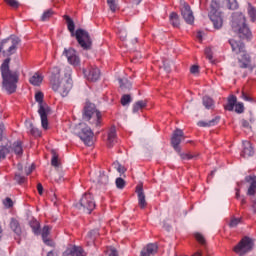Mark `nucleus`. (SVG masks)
<instances>
[{"mask_svg":"<svg viewBox=\"0 0 256 256\" xmlns=\"http://www.w3.org/2000/svg\"><path fill=\"white\" fill-rule=\"evenodd\" d=\"M37 189H38L39 195H43V185L38 184V185H37Z\"/></svg>","mask_w":256,"mask_h":256,"instance_id":"60","label":"nucleus"},{"mask_svg":"<svg viewBox=\"0 0 256 256\" xmlns=\"http://www.w3.org/2000/svg\"><path fill=\"white\" fill-rule=\"evenodd\" d=\"M29 82L31 85H34V87H39V85L43 83V76L41 73L36 72L30 77Z\"/></svg>","mask_w":256,"mask_h":256,"instance_id":"24","label":"nucleus"},{"mask_svg":"<svg viewBox=\"0 0 256 256\" xmlns=\"http://www.w3.org/2000/svg\"><path fill=\"white\" fill-rule=\"evenodd\" d=\"M95 199H93V195L91 193H86L80 199L78 209L84 211V213L91 214V211L95 209Z\"/></svg>","mask_w":256,"mask_h":256,"instance_id":"8","label":"nucleus"},{"mask_svg":"<svg viewBox=\"0 0 256 256\" xmlns=\"http://www.w3.org/2000/svg\"><path fill=\"white\" fill-rule=\"evenodd\" d=\"M116 187L118 189H123L125 187V180H123V178H117L116 179Z\"/></svg>","mask_w":256,"mask_h":256,"instance_id":"50","label":"nucleus"},{"mask_svg":"<svg viewBox=\"0 0 256 256\" xmlns=\"http://www.w3.org/2000/svg\"><path fill=\"white\" fill-rule=\"evenodd\" d=\"M51 164L53 167H59V157L57 155H53Z\"/></svg>","mask_w":256,"mask_h":256,"instance_id":"52","label":"nucleus"},{"mask_svg":"<svg viewBox=\"0 0 256 256\" xmlns=\"http://www.w3.org/2000/svg\"><path fill=\"white\" fill-rule=\"evenodd\" d=\"M218 9H219V4L217 3V1H212L211 12L209 17L215 29H221L223 27V16H221V13L217 11Z\"/></svg>","mask_w":256,"mask_h":256,"instance_id":"9","label":"nucleus"},{"mask_svg":"<svg viewBox=\"0 0 256 256\" xmlns=\"http://www.w3.org/2000/svg\"><path fill=\"white\" fill-rule=\"evenodd\" d=\"M241 125L242 127H244V129H251V125H249V122L247 120H242Z\"/></svg>","mask_w":256,"mask_h":256,"instance_id":"58","label":"nucleus"},{"mask_svg":"<svg viewBox=\"0 0 256 256\" xmlns=\"http://www.w3.org/2000/svg\"><path fill=\"white\" fill-rule=\"evenodd\" d=\"M50 85L52 89L60 93L62 97H67L71 89H73V79H71V68H66L64 76L61 77L59 67H54L50 77Z\"/></svg>","mask_w":256,"mask_h":256,"instance_id":"1","label":"nucleus"},{"mask_svg":"<svg viewBox=\"0 0 256 256\" xmlns=\"http://www.w3.org/2000/svg\"><path fill=\"white\" fill-rule=\"evenodd\" d=\"M28 132H30L33 137H41V131L35 128L32 123H28Z\"/></svg>","mask_w":256,"mask_h":256,"instance_id":"33","label":"nucleus"},{"mask_svg":"<svg viewBox=\"0 0 256 256\" xmlns=\"http://www.w3.org/2000/svg\"><path fill=\"white\" fill-rule=\"evenodd\" d=\"M248 15L253 23L256 21V10L253 6L249 5L248 7Z\"/></svg>","mask_w":256,"mask_h":256,"instance_id":"38","label":"nucleus"},{"mask_svg":"<svg viewBox=\"0 0 256 256\" xmlns=\"http://www.w3.org/2000/svg\"><path fill=\"white\" fill-rule=\"evenodd\" d=\"M63 55L67 58V61L73 67H79L81 65V58H79V54L73 48H65L63 51Z\"/></svg>","mask_w":256,"mask_h":256,"instance_id":"12","label":"nucleus"},{"mask_svg":"<svg viewBox=\"0 0 256 256\" xmlns=\"http://www.w3.org/2000/svg\"><path fill=\"white\" fill-rule=\"evenodd\" d=\"M225 1L228 9H231L232 11H235V9H239V3H237V0H225Z\"/></svg>","mask_w":256,"mask_h":256,"instance_id":"35","label":"nucleus"},{"mask_svg":"<svg viewBox=\"0 0 256 256\" xmlns=\"http://www.w3.org/2000/svg\"><path fill=\"white\" fill-rule=\"evenodd\" d=\"M8 153H11V150L7 146H0V159H5Z\"/></svg>","mask_w":256,"mask_h":256,"instance_id":"40","label":"nucleus"},{"mask_svg":"<svg viewBox=\"0 0 256 256\" xmlns=\"http://www.w3.org/2000/svg\"><path fill=\"white\" fill-rule=\"evenodd\" d=\"M198 41H203V34L201 32H197V35H196Z\"/></svg>","mask_w":256,"mask_h":256,"instance_id":"62","label":"nucleus"},{"mask_svg":"<svg viewBox=\"0 0 256 256\" xmlns=\"http://www.w3.org/2000/svg\"><path fill=\"white\" fill-rule=\"evenodd\" d=\"M185 139V135L183 134V130L176 129L172 135L171 138V145L175 151H178V153L181 151V148L179 145H181V141Z\"/></svg>","mask_w":256,"mask_h":256,"instance_id":"14","label":"nucleus"},{"mask_svg":"<svg viewBox=\"0 0 256 256\" xmlns=\"http://www.w3.org/2000/svg\"><path fill=\"white\" fill-rule=\"evenodd\" d=\"M107 3H108V7L110 8V11H112V13H115V11H117V9H119L117 0H107Z\"/></svg>","mask_w":256,"mask_h":256,"instance_id":"36","label":"nucleus"},{"mask_svg":"<svg viewBox=\"0 0 256 256\" xmlns=\"http://www.w3.org/2000/svg\"><path fill=\"white\" fill-rule=\"evenodd\" d=\"M98 183H100V185H107V183H109V176L101 174L98 178Z\"/></svg>","mask_w":256,"mask_h":256,"instance_id":"42","label":"nucleus"},{"mask_svg":"<svg viewBox=\"0 0 256 256\" xmlns=\"http://www.w3.org/2000/svg\"><path fill=\"white\" fill-rule=\"evenodd\" d=\"M21 43V39L17 36H10L0 42V55L3 57H11L17 51V47Z\"/></svg>","mask_w":256,"mask_h":256,"instance_id":"6","label":"nucleus"},{"mask_svg":"<svg viewBox=\"0 0 256 256\" xmlns=\"http://www.w3.org/2000/svg\"><path fill=\"white\" fill-rule=\"evenodd\" d=\"M119 83H120L121 89H131L132 87L131 82L127 79H120Z\"/></svg>","mask_w":256,"mask_h":256,"instance_id":"37","label":"nucleus"},{"mask_svg":"<svg viewBox=\"0 0 256 256\" xmlns=\"http://www.w3.org/2000/svg\"><path fill=\"white\" fill-rule=\"evenodd\" d=\"M169 21L172 24V27H179V15L175 12H172L169 16Z\"/></svg>","mask_w":256,"mask_h":256,"instance_id":"30","label":"nucleus"},{"mask_svg":"<svg viewBox=\"0 0 256 256\" xmlns=\"http://www.w3.org/2000/svg\"><path fill=\"white\" fill-rule=\"evenodd\" d=\"M75 37L82 48L91 49V37H89L87 31L78 29L76 30Z\"/></svg>","mask_w":256,"mask_h":256,"instance_id":"11","label":"nucleus"},{"mask_svg":"<svg viewBox=\"0 0 256 256\" xmlns=\"http://www.w3.org/2000/svg\"><path fill=\"white\" fill-rule=\"evenodd\" d=\"M229 43L232 47L233 53H236V55H240L238 57L239 67L241 69H249L250 71H253L255 69V66L251 65V58L249 57V54L245 53V44L241 41L236 40H229Z\"/></svg>","mask_w":256,"mask_h":256,"instance_id":"4","label":"nucleus"},{"mask_svg":"<svg viewBox=\"0 0 256 256\" xmlns=\"http://www.w3.org/2000/svg\"><path fill=\"white\" fill-rule=\"evenodd\" d=\"M231 27L232 31H234V33H237L240 39H251V37H253L251 30L246 24L245 16L243 15V13H233Z\"/></svg>","mask_w":256,"mask_h":256,"instance_id":"3","label":"nucleus"},{"mask_svg":"<svg viewBox=\"0 0 256 256\" xmlns=\"http://www.w3.org/2000/svg\"><path fill=\"white\" fill-rule=\"evenodd\" d=\"M236 104H237V97L231 95L228 98V104L225 106L226 111H233V109H235Z\"/></svg>","mask_w":256,"mask_h":256,"instance_id":"29","label":"nucleus"},{"mask_svg":"<svg viewBox=\"0 0 256 256\" xmlns=\"http://www.w3.org/2000/svg\"><path fill=\"white\" fill-rule=\"evenodd\" d=\"M136 193L138 195V205L141 209L147 207V200H145V192L143 191V185L136 186Z\"/></svg>","mask_w":256,"mask_h":256,"instance_id":"17","label":"nucleus"},{"mask_svg":"<svg viewBox=\"0 0 256 256\" xmlns=\"http://www.w3.org/2000/svg\"><path fill=\"white\" fill-rule=\"evenodd\" d=\"M145 105H146L145 101L136 102L133 106V113H137V111H140V109H143Z\"/></svg>","mask_w":256,"mask_h":256,"instance_id":"39","label":"nucleus"},{"mask_svg":"<svg viewBox=\"0 0 256 256\" xmlns=\"http://www.w3.org/2000/svg\"><path fill=\"white\" fill-rule=\"evenodd\" d=\"M219 117H215L212 120L209 121H199L198 126L199 127H213L219 123Z\"/></svg>","mask_w":256,"mask_h":256,"instance_id":"27","label":"nucleus"},{"mask_svg":"<svg viewBox=\"0 0 256 256\" xmlns=\"http://www.w3.org/2000/svg\"><path fill=\"white\" fill-rule=\"evenodd\" d=\"M10 229L13 231V233L18 235V237H19L22 233L21 225L19 224V220L15 219V218H11V220H10Z\"/></svg>","mask_w":256,"mask_h":256,"instance_id":"25","label":"nucleus"},{"mask_svg":"<svg viewBox=\"0 0 256 256\" xmlns=\"http://www.w3.org/2000/svg\"><path fill=\"white\" fill-rule=\"evenodd\" d=\"M97 235H99V230H92V231L88 232L87 237H86L88 243H94Z\"/></svg>","mask_w":256,"mask_h":256,"instance_id":"34","label":"nucleus"},{"mask_svg":"<svg viewBox=\"0 0 256 256\" xmlns=\"http://www.w3.org/2000/svg\"><path fill=\"white\" fill-rule=\"evenodd\" d=\"M64 19L67 23L68 26V30L70 31L72 37L75 35V22H73V19H71V17L65 15Z\"/></svg>","mask_w":256,"mask_h":256,"instance_id":"28","label":"nucleus"},{"mask_svg":"<svg viewBox=\"0 0 256 256\" xmlns=\"http://www.w3.org/2000/svg\"><path fill=\"white\" fill-rule=\"evenodd\" d=\"M180 157L183 161H189L191 159H195L197 155L189 154V153H182L180 154Z\"/></svg>","mask_w":256,"mask_h":256,"instance_id":"44","label":"nucleus"},{"mask_svg":"<svg viewBox=\"0 0 256 256\" xmlns=\"http://www.w3.org/2000/svg\"><path fill=\"white\" fill-rule=\"evenodd\" d=\"M240 223H241V219L233 218V219L230 221L229 226H230V227H236V226H238Z\"/></svg>","mask_w":256,"mask_h":256,"instance_id":"54","label":"nucleus"},{"mask_svg":"<svg viewBox=\"0 0 256 256\" xmlns=\"http://www.w3.org/2000/svg\"><path fill=\"white\" fill-rule=\"evenodd\" d=\"M3 205L6 207V209H11L13 207V200L9 197L3 200Z\"/></svg>","mask_w":256,"mask_h":256,"instance_id":"46","label":"nucleus"},{"mask_svg":"<svg viewBox=\"0 0 256 256\" xmlns=\"http://www.w3.org/2000/svg\"><path fill=\"white\" fill-rule=\"evenodd\" d=\"M132 5H139L141 3V0H131Z\"/></svg>","mask_w":256,"mask_h":256,"instance_id":"64","label":"nucleus"},{"mask_svg":"<svg viewBox=\"0 0 256 256\" xmlns=\"http://www.w3.org/2000/svg\"><path fill=\"white\" fill-rule=\"evenodd\" d=\"M43 97H44L43 92H37L35 94V101L39 105L38 113L41 118V125H42L43 129H48L49 128V120H47V115H49V112L51 111V109L49 108V106H47L43 102Z\"/></svg>","mask_w":256,"mask_h":256,"instance_id":"7","label":"nucleus"},{"mask_svg":"<svg viewBox=\"0 0 256 256\" xmlns=\"http://www.w3.org/2000/svg\"><path fill=\"white\" fill-rule=\"evenodd\" d=\"M10 153H15L16 155H23V145L21 141H16L8 148Z\"/></svg>","mask_w":256,"mask_h":256,"instance_id":"26","label":"nucleus"},{"mask_svg":"<svg viewBox=\"0 0 256 256\" xmlns=\"http://www.w3.org/2000/svg\"><path fill=\"white\" fill-rule=\"evenodd\" d=\"M255 151L253 150V145L249 141H243V151L241 153L242 157H253Z\"/></svg>","mask_w":256,"mask_h":256,"instance_id":"19","label":"nucleus"},{"mask_svg":"<svg viewBox=\"0 0 256 256\" xmlns=\"http://www.w3.org/2000/svg\"><path fill=\"white\" fill-rule=\"evenodd\" d=\"M253 239L249 238V237H244L238 245H236L234 247V251L242 256L245 255V253H249V251H251V249H253Z\"/></svg>","mask_w":256,"mask_h":256,"instance_id":"10","label":"nucleus"},{"mask_svg":"<svg viewBox=\"0 0 256 256\" xmlns=\"http://www.w3.org/2000/svg\"><path fill=\"white\" fill-rule=\"evenodd\" d=\"M30 227H31L34 235H39L41 233L39 221H37V220L30 221Z\"/></svg>","mask_w":256,"mask_h":256,"instance_id":"32","label":"nucleus"},{"mask_svg":"<svg viewBox=\"0 0 256 256\" xmlns=\"http://www.w3.org/2000/svg\"><path fill=\"white\" fill-rule=\"evenodd\" d=\"M107 255L108 256H119V252H117V249L115 247H109L107 249Z\"/></svg>","mask_w":256,"mask_h":256,"instance_id":"47","label":"nucleus"},{"mask_svg":"<svg viewBox=\"0 0 256 256\" xmlns=\"http://www.w3.org/2000/svg\"><path fill=\"white\" fill-rule=\"evenodd\" d=\"M79 137L85 145L91 146L93 145V130L89 126H84L81 128V131L79 133Z\"/></svg>","mask_w":256,"mask_h":256,"instance_id":"13","label":"nucleus"},{"mask_svg":"<svg viewBox=\"0 0 256 256\" xmlns=\"http://www.w3.org/2000/svg\"><path fill=\"white\" fill-rule=\"evenodd\" d=\"M50 233H51V227L44 226L42 229V239L46 245L53 247V241L48 239Z\"/></svg>","mask_w":256,"mask_h":256,"instance_id":"23","label":"nucleus"},{"mask_svg":"<svg viewBox=\"0 0 256 256\" xmlns=\"http://www.w3.org/2000/svg\"><path fill=\"white\" fill-rule=\"evenodd\" d=\"M63 256H85V251H83V248L79 246H73L71 248H68L63 253Z\"/></svg>","mask_w":256,"mask_h":256,"instance_id":"18","label":"nucleus"},{"mask_svg":"<svg viewBox=\"0 0 256 256\" xmlns=\"http://www.w3.org/2000/svg\"><path fill=\"white\" fill-rule=\"evenodd\" d=\"M242 99H243L244 101H249L250 103H253V98L250 97V96H247V95L245 94V92H242Z\"/></svg>","mask_w":256,"mask_h":256,"instance_id":"57","label":"nucleus"},{"mask_svg":"<svg viewBox=\"0 0 256 256\" xmlns=\"http://www.w3.org/2000/svg\"><path fill=\"white\" fill-rule=\"evenodd\" d=\"M5 130V124L0 122V141L3 139V131Z\"/></svg>","mask_w":256,"mask_h":256,"instance_id":"59","label":"nucleus"},{"mask_svg":"<svg viewBox=\"0 0 256 256\" xmlns=\"http://www.w3.org/2000/svg\"><path fill=\"white\" fill-rule=\"evenodd\" d=\"M195 239L200 243L201 245H205V237L201 235V233L195 234Z\"/></svg>","mask_w":256,"mask_h":256,"instance_id":"51","label":"nucleus"},{"mask_svg":"<svg viewBox=\"0 0 256 256\" xmlns=\"http://www.w3.org/2000/svg\"><path fill=\"white\" fill-rule=\"evenodd\" d=\"M5 1L8 5H10V7H14V8L19 7V2H17V0H5Z\"/></svg>","mask_w":256,"mask_h":256,"instance_id":"55","label":"nucleus"},{"mask_svg":"<svg viewBox=\"0 0 256 256\" xmlns=\"http://www.w3.org/2000/svg\"><path fill=\"white\" fill-rule=\"evenodd\" d=\"M15 181L19 184L25 183V176H21V174H16Z\"/></svg>","mask_w":256,"mask_h":256,"instance_id":"53","label":"nucleus"},{"mask_svg":"<svg viewBox=\"0 0 256 256\" xmlns=\"http://www.w3.org/2000/svg\"><path fill=\"white\" fill-rule=\"evenodd\" d=\"M157 249V244H148L146 247L142 249L140 256L155 255V253H157Z\"/></svg>","mask_w":256,"mask_h":256,"instance_id":"20","label":"nucleus"},{"mask_svg":"<svg viewBox=\"0 0 256 256\" xmlns=\"http://www.w3.org/2000/svg\"><path fill=\"white\" fill-rule=\"evenodd\" d=\"M252 210H253V213H256V200L253 201L252 203Z\"/></svg>","mask_w":256,"mask_h":256,"instance_id":"63","label":"nucleus"},{"mask_svg":"<svg viewBox=\"0 0 256 256\" xmlns=\"http://www.w3.org/2000/svg\"><path fill=\"white\" fill-rule=\"evenodd\" d=\"M181 14L184 21L188 25H193V23L195 22V16H193V11L191 10V6H189V4H183L181 8Z\"/></svg>","mask_w":256,"mask_h":256,"instance_id":"15","label":"nucleus"},{"mask_svg":"<svg viewBox=\"0 0 256 256\" xmlns=\"http://www.w3.org/2000/svg\"><path fill=\"white\" fill-rule=\"evenodd\" d=\"M234 107H235L236 113H243L245 111V106L243 105L242 102L236 103Z\"/></svg>","mask_w":256,"mask_h":256,"instance_id":"45","label":"nucleus"},{"mask_svg":"<svg viewBox=\"0 0 256 256\" xmlns=\"http://www.w3.org/2000/svg\"><path fill=\"white\" fill-rule=\"evenodd\" d=\"M52 16L53 10H46L41 16V21H49V19H51Z\"/></svg>","mask_w":256,"mask_h":256,"instance_id":"41","label":"nucleus"},{"mask_svg":"<svg viewBox=\"0 0 256 256\" xmlns=\"http://www.w3.org/2000/svg\"><path fill=\"white\" fill-rule=\"evenodd\" d=\"M117 143V129H115V126L111 127L108 132V141L107 145L108 147H113Z\"/></svg>","mask_w":256,"mask_h":256,"instance_id":"21","label":"nucleus"},{"mask_svg":"<svg viewBox=\"0 0 256 256\" xmlns=\"http://www.w3.org/2000/svg\"><path fill=\"white\" fill-rule=\"evenodd\" d=\"M83 120L88 121L93 129L101 127V112L95 108V104H86L83 111Z\"/></svg>","mask_w":256,"mask_h":256,"instance_id":"5","label":"nucleus"},{"mask_svg":"<svg viewBox=\"0 0 256 256\" xmlns=\"http://www.w3.org/2000/svg\"><path fill=\"white\" fill-rule=\"evenodd\" d=\"M190 73H192L193 75H197V73H199V66L194 65L190 68Z\"/></svg>","mask_w":256,"mask_h":256,"instance_id":"56","label":"nucleus"},{"mask_svg":"<svg viewBox=\"0 0 256 256\" xmlns=\"http://www.w3.org/2000/svg\"><path fill=\"white\" fill-rule=\"evenodd\" d=\"M245 181L250 184L247 195H255L256 193V176H246Z\"/></svg>","mask_w":256,"mask_h":256,"instance_id":"22","label":"nucleus"},{"mask_svg":"<svg viewBox=\"0 0 256 256\" xmlns=\"http://www.w3.org/2000/svg\"><path fill=\"white\" fill-rule=\"evenodd\" d=\"M203 105L205 109H213V106L215 105V102L211 97L204 96L203 97Z\"/></svg>","mask_w":256,"mask_h":256,"instance_id":"31","label":"nucleus"},{"mask_svg":"<svg viewBox=\"0 0 256 256\" xmlns=\"http://www.w3.org/2000/svg\"><path fill=\"white\" fill-rule=\"evenodd\" d=\"M83 74L88 81L92 82L99 81L101 77V71L97 67H90L88 70L84 69Z\"/></svg>","mask_w":256,"mask_h":256,"instance_id":"16","label":"nucleus"},{"mask_svg":"<svg viewBox=\"0 0 256 256\" xmlns=\"http://www.w3.org/2000/svg\"><path fill=\"white\" fill-rule=\"evenodd\" d=\"M204 53H205L207 59H209V61H211L213 59V49L211 47L206 48Z\"/></svg>","mask_w":256,"mask_h":256,"instance_id":"48","label":"nucleus"},{"mask_svg":"<svg viewBox=\"0 0 256 256\" xmlns=\"http://www.w3.org/2000/svg\"><path fill=\"white\" fill-rule=\"evenodd\" d=\"M33 169H34V166L31 165L28 170H26V175H31V173H33Z\"/></svg>","mask_w":256,"mask_h":256,"instance_id":"61","label":"nucleus"},{"mask_svg":"<svg viewBox=\"0 0 256 256\" xmlns=\"http://www.w3.org/2000/svg\"><path fill=\"white\" fill-rule=\"evenodd\" d=\"M11 59L7 58L4 60L0 67L1 76H2V87L11 95L17 91V82L19 81V76L15 72H11L9 69V63Z\"/></svg>","mask_w":256,"mask_h":256,"instance_id":"2","label":"nucleus"},{"mask_svg":"<svg viewBox=\"0 0 256 256\" xmlns=\"http://www.w3.org/2000/svg\"><path fill=\"white\" fill-rule=\"evenodd\" d=\"M112 167H113L114 169H116V171H118V173H125V171H127V170L125 169V167H123L121 164H119V162H114V163L112 164Z\"/></svg>","mask_w":256,"mask_h":256,"instance_id":"43","label":"nucleus"},{"mask_svg":"<svg viewBox=\"0 0 256 256\" xmlns=\"http://www.w3.org/2000/svg\"><path fill=\"white\" fill-rule=\"evenodd\" d=\"M130 101H131V96L128 95V94L122 96V98H121V104L124 105V106L129 105Z\"/></svg>","mask_w":256,"mask_h":256,"instance_id":"49","label":"nucleus"}]
</instances>
